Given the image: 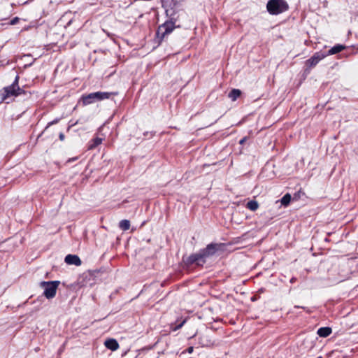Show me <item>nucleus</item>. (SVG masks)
<instances>
[{"instance_id": "24", "label": "nucleus", "mask_w": 358, "mask_h": 358, "mask_svg": "<svg viewBox=\"0 0 358 358\" xmlns=\"http://www.w3.org/2000/svg\"><path fill=\"white\" fill-rule=\"evenodd\" d=\"M246 140H247V137H243L242 139H241V140H240L239 143H240L241 145H243V144H244V143H245V142L246 141Z\"/></svg>"}, {"instance_id": "6", "label": "nucleus", "mask_w": 358, "mask_h": 358, "mask_svg": "<svg viewBox=\"0 0 358 358\" xmlns=\"http://www.w3.org/2000/svg\"><path fill=\"white\" fill-rule=\"evenodd\" d=\"M59 283V281H42L40 285L44 289L43 295L48 299L54 298Z\"/></svg>"}, {"instance_id": "7", "label": "nucleus", "mask_w": 358, "mask_h": 358, "mask_svg": "<svg viewBox=\"0 0 358 358\" xmlns=\"http://www.w3.org/2000/svg\"><path fill=\"white\" fill-rule=\"evenodd\" d=\"M326 57V52L322 51L317 52L310 59L306 61V65L309 68H313L319 63L320 61Z\"/></svg>"}, {"instance_id": "16", "label": "nucleus", "mask_w": 358, "mask_h": 358, "mask_svg": "<svg viewBox=\"0 0 358 358\" xmlns=\"http://www.w3.org/2000/svg\"><path fill=\"white\" fill-rule=\"evenodd\" d=\"M119 227L123 230L127 231L130 228V222L128 220H122L119 222Z\"/></svg>"}, {"instance_id": "14", "label": "nucleus", "mask_w": 358, "mask_h": 358, "mask_svg": "<svg viewBox=\"0 0 358 358\" xmlns=\"http://www.w3.org/2000/svg\"><path fill=\"white\" fill-rule=\"evenodd\" d=\"M246 208L252 211H255L259 208V203L255 200H251L247 203Z\"/></svg>"}, {"instance_id": "4", "label": "nucleus", "mask_w": 358, "mask_h": 358, "mask_svg": "<svg viewBox=\"0 0 358 358\" xmlns=\"http://www.w3.org/2000/svg\"><path fill=\"white\" fill-rule=\"evenodd\" d=\"M289 9V5L285 0H268L266 10L269 14L277 15Z\"/></svg>"}, {"instance_id": "10", "label": "nucleus", "mask_w": 358, "mask_h": 358, "mask_svg": "<svg viewBox=\"0 0 358 358\" xmlns=\"http://www.w3.org/2000/svg\"><path fill=\"white\" fill-rule=\"evenodd\" d=\"M331 328L329 327H325L318 329L317 334L320 337L326 338L329 336L331 334Z\"/></svg>"}, {"instance_id": "1", "label": "nucleus", "mask_w": 358, "mask_h": 358, "mask_svg": "<svg viewBox=\"0 0 358 358\" xmlns=\"http://www.w3.org/2000/svg\"><path fill=\"white\" fill-rule=\"evenodd\" d=\"M222 246L223 244L222 243H210L205 248L199 250V252L189 255L184 260V262L187 266L195 264L202 266L206 263V258L214 255Z\"/></svg>"}, {"instance_id": "2", "label": "nucleus", "mask_w": 358, "mask_h": 358, "mask_svg": "<svg viewBox=\"0 0 358 358\" xmlns=\"http://www.w3.org/2000/svg\"><path fill=\"white\" fill-rule=\"evenodd\" d=\"M19 76H16L14 81L10 85L3 88V93L1 95V100H6L10 96H17L22 94L31 96V92H27L19 86Z\"/></svg>"}, {"instance_id": "22", "label": "nucleus", "mask_w": 358, "mask_h": 358, "mask_svg": "<svg viewBox=\"0 0 358 358\" xmlns=\"http://www.w3.org/2000/svg\"><path fill=\"white\" fill-rule=\"evenodd\" d=\"M193 351H194V347H192V346H190V347L187 348V350H186V352L187 353H189V354L192 353Z\"/></svg>"}, {"instance_id": "9", "label": "nucleus", "mask_w": 358, "mask_h": 358, "mask_svg": "<svg viewBox=\"0 0 358 358\" xmlns=\"http://www.w3.org/2000/svg\"><path fill=\"white\" fill-rule=\"evenodd\" d=\"M104 345L112 351L117 350L120 347L118 342L115 338L106 339L104 342Z\"/></svg>"}, {"instance_id": "26", "label": "nucleus", "mask_w": 358, "mask_h": 358, "mask_svg": "<svg viewBox=\"0 0 358 358\" xmlns=\"http://www.w3.org/2000/svg\"><path fill=\"white\" fill-rule=\"evenodd\" d=\"M77 123H78L77 122H75V124H71V127H72V126H73V125H75V124H77Z\"/></svg>"}, {"instance_id": "8", "label": "nucleus", "mask_w": 358, "mask_h": 358, "mask_svg": "<svg viewBox=\"0 0 358 358\" xmlns=\"http://www.w3.org/2000/svg\"><path fill=\"white\" fill-rule=\"evenodd\" d=\"M65 262L67 264L80 266L82 263L78 256L75 255H68L65 257Z\"/></svg>"}, {"instance_id": "21", "label": "nucleus", "mask_w": 358, "mask_h": 358, "mask_svg": "<svg viewBox=\"0 0 358 358\" xmlns=\"http://www.w3.org/2000/svg\"><path fill=\"white\" fill-rule=\"evenodd\" d=\"M78 157H72V158H69L68 160H67V163H71L73 162H75L78 159Z\"/></svg>"}, {"instance_id": "19", "label": "nucleus", "mask_w": 358, "mask_h": 358, "mask_svg": "<svg viewBox=\"0 0 358 358\" xmlns=\"http://www.w3.org/2000/svg\"><path fill=\"white\" fill-rule=\"evenodd\" d=\"M59 119L56 118V119H55L54 120H52V121H51V122H48V124L47 127H45V129H46L47 128H48L49 127H50L51 125H53V124H57V123L59 122Z\"/></svg>"}, {"instance_id": "23", "label": "nucleus", "mask_w": 358, "mask_h": 358, "mask_svg": "<svg viewBox=\"0 0 358 358\" xmlns=\"http://www.w3.org/2000/svg\"><path fill=\"white\" fill-rule=\"evenodd\" d=\"M59 140H60V141H64V138H65V136H64V134L63 133H60V134H59Z\"/></svg>"}, {"instance_id": "17", "label": "nucleus", "mask_w": 358, "mask_h": 358, "mask_svg": "<svg viewBox=\"0 0 358 358\" xmlns=\"http://www.w3.org/2000/svg\"><path fill=\"white\" fill-rule=\"evenodd\" d=\"M291 195L289 194H285L280 200L281 204L284 206H287L291 201Z\"/></svg>"}, {"instance_id": "25", "label": "nucleus", "mask_w": 358, "mask_h": 358, "mask_svg": "<svg viewBox=\"0 0 358 358\" xmlns=\"http://www.w3.org/2000/svg\"><path fill=\"white\" fill-rule=\"evenodd\" d=\"M3 93V90H0V94H2ZM1 95H0V103H2L3 101H4L5 100H1Z\"/></svg>"}, {"instance_id": "11", "label": "nucleus", "mask_w": 358, "mask_h": 358, "mask_svg": "<svg viewBox=\"0 0 358 358\" xmlns=\"http://www.w3.org/2000/svg\"><path fill=\"white\" fill-rule=\"evenodd\" d=\"M345 48V46L341 44H337L332 47L329 51L326 53L327 56L328 55H332L336 53H338L343 50Z\"/></svg>"}, {"instance_id": "5", "label": "nucleus", "mask_w": 358, "mask_h": 358, "mask_svg": "<svg viewBox=\"0 0 358 358\" xmlns=\"http://www.w3.org/2000/svg\"><path fill=\"white\" fill-rule=\"evenodd\" d=\"M175 28V22L172 20H166L164 23L159 25L156 31V37L159 43H161L165 36L171 34Z\"/></svg>"}, {"instance_id": "3", "label": "nucleus", "mask_w": 358, "mask_h": 358, "mask_svg": "<svg viewBox=\"0 0 358 358\" xmlns=\"http://www.w3.org/2000/svg\"><path fill=\"white\" fill-rule=\"evenodd\" d=\"M117 94V92H96L87 94H83L80 97V102L82 103L83 106H87L96 101L108 99L111 95H116Z\"/></svg>"}, {"instance_id": "20", "label": "nucleus", "mask_w": 358, "mask_h": 358, "mask_svg": "<svg viewBox=\"0 0 358 358\" xmlns=\"http://www.w3.org/2000/svg\"><path fill=\"white\" fill-rule=\"evenodd\" d=\"M19 22V17H15L10 20V24L12 25L16 24Z\"/></svg>"}, {"instance_id": "15", "label": "nucleus", "mask_w": 358, "mask_h": 358, "mask_svg": "<svg viewBox=\"0 0 358 358\" xmlns=\"http://www.w3.org/2000/svg\"><path fill=\"white\" fill-rule=\"evenodd\" d=\"M186 319L182 320L180 322L177 320L174 324H171V328L173 331H177L180 329L186 322Z\"/></svg>"}, {"instance_id": "13", "label": "nucleus", "mask_w": 358, "mask_h": 358, "mask_svg": "<svg viewBox=\"0 0 358 358\" xmlns=\"http://www.w3.org/2000/svg\"><path fill=\"white\" fill-rule=\"evenodd\" d=\"M102 143V138L96 137L92 140L90 144L88 146L89 150H93L96 148L99 145Z\"/></svg>"}, {"instance_id": "18", "label": "nucleus", "mask_w": 358, "mask_h": 358, "mask_svg": "<svg viewBox=\"0 0 358 358\" xmlns=\"http://www.w3.org/2000/svg\"><path fill=\"white\" fill-rule=\"evenodd\" d=\"M294 308H302L304 310H306V312L308 313H312V310L310 308H308L307 307H305V306H295Z\"/></svg>"}, {"instance_id": "12", "label": "nucleus", "mask_w": 358, "mask_h": 358, "mask_svg": "<svg viewBox=\"0 0 358 358\" xmlns=\"http://www.w3.org/2000/svg\"><path fill=\"white\" fill-rule=\"evenodd\" d=\"M241 95V91L238 89H233L229 93L228 96L233 101H236Z\"/></svg>"}]
</instances>
